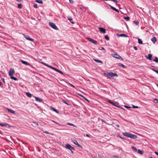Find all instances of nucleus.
<instances>
[{"label":"nucleus","instance_id":"obj_1","mask_svg":"<svg viewBox=\"0 0 158 158\" xmlns=\"http://www.w3.org/2000/svg\"><path fill=\"white\" fill-rule=\"evenodd\" d=\"M123 134L124 136L133 139H136L137 138V136L136 135L128 132H123Z\"/></svg>","mask_w":158,"mask_h":158},{"label":"nucleus","instance_id":"obj_2","mask_svg":"<svg viewBox=\"0 0 158 158\" xmlns=\"http://www.w3.org/2000/svg\"><path fill=\"white\" fill-rule=\"evenodd\" d=\"M104 74L106 76L108 77L109 78H111V77L116 76H118V75L115 73H113L112 72L108 73H104Z\"/></svg>","mask_w":158,"mask_h":158},{"label":"nucleus","instance_id":"obj_3","mask_svg":"<svg viewBox=\"0 0 158 158\" xmlns=\"http://www.w3.org/2000/svg\"><path fill=\"white\" fill-rule=\"evenodd\" d=\"M49 25L50 26L52 27V28L58 30V28L56 26V25L53 23L50 22H49Z\"/></svg>","mask_w":158,"mask_h":158},{"label":"nucleus","instance_id":"obj_4","mask_svg":"<svg viewBox=\"0 0 158 158\" xmlns=\"http://www.w3.org/2000/svg\"><path fill=\"white\" fill-rule=\"evenodd\" d=\"M15 73V71L13 69H10L9 72V75L11 76H13L14 74Z\"/></svg>","mask_w":158,"mask_h":158},{"label":"nucleus","instance_id":"obj_5","mask_svg":"<svg viewBox=\"0 0 158 158\" xmlns=\"http://www.w3.org/2000/svg\"><path fill=\"white\" fill-rule=\"evenodd\" d=\"M66 148L70 150H75L74 148L73 147H72L71 145L69 144H68L66 145Z\"/></svg>","mask_w":158,"mask_h":158},{"label":"nucleus","instance_id":"obj_6","mask_svg":"<svg viewBox=\"0 0 158 158\" xmlns=\"http://www.w3.org/2000/svg\"><path fill=\"white\" fill-rule=\"evenodd\" d=\"M87 39L88 40L90 41V42L93 43V44H97V42L95 41V40H94L93 39H92L89 38H87Z\"/></svg>","mask_w":158,"mask_h":158},{"label":"nucleus","instance_id":"obj_7","mask_svg":"<svg viewBox=\"0 0 158 158\" xmlns=\"http://www.w3.org/2000/svg\"><path fill=\"white\" fill-rule=\"evenodd\" d=\"M98 29L101 32H102L103 34H105L106 32V30L105 28L101 27H99Z\"/></svg>","mask_w":158,"mask_h":158},{"label":"nucleus","instance_id":"obj_8","mask_svg":"<svg viewBox=\"0 0 158 158\" xmlns=\"http://www.w3.org/2000/svg\"><path fill=\"white\" fill-rule=\"evenodd\" d=\"M24 35L25 38H26L27 40L32 41H34V39L30 38L29 36L27 35Z\"/></svg>","mask_w":158,"mask_h":158},{"label":"nucleus","instance_id":"obj_9","mask_svg":"<svg viewBox=\"0 0 158 158\" xmlns=\"http://www.w3.org/2000/svg\"><path fill=\"white\" fill-rule=\"evenodd\" d=\"M20 61L22 62V63L25 65H30V64L27 62V61H24L23 60H20Z\"/></svg>","mask_w":158,"mask_h":158},{"label":"nucleus","instance_id":"obj_10","mask_svg":"<svg viewBox=\"0 0 158 158\" xmlns=\"http://www.w3.org/2000/svg\"><path fill=\"white\" fill-rule=\"evenodd\" d=\"M113 56L114 57L118 59H120L121 58H122L120 56L117 54H114Z\"/></svg>","mask_w":158,"mask_h":158},{"label":"nucleus","instance_id":"obj_11","mask_svg":"<svg viewBox=\"0 0 158 158\" xmlns=\"http://www.w3.org/2000/svg\"><path fill=\"white\" fill-rule=\"evenodd\" d=\"M108 102L112 104V105H114V106H117L116 105V103H114L112 101H111V100H109V99H108Z\"/></svg>","mask_w":158,"mask_h":158},{"label":"nucleus","instance_id":"obj_12","mask_svg":"<svg viewBox=\"0 0 158 158\" xmlns=\"http://www.w3.org/2000/svg\"><path fill=\"white\" fill-rule=\"evenodd\" d=\"M0 126L2 127H6L7 126H9V124L6 123H0Z\"/></svg>","mask_w":158,"mask_h":158},{"label":"nucleus","instance_id":"obj_13","mask_svg":"<svg viewBox=\"0 0 158 158\" xmlns=\"http://www.w3.org/2000/svg\"><path fill=\"white\" fill-rule=\"evenodd\" d=\"M117 36L118 37H120V36H123L124 37H127L128 36L126 34H117Z\"/></svg>","mask_w":158,"mask_h":158},{"label":"nucleus","instance_id":"obj_14","mask_svg":"<svg viewBox=\"0 0 158 158\" xmlns=\"http://www.w3.org/2000/svg\"><path fill=\"white\" fill-rule=\"evenodd\" d=\"M151 40L153 43H155L156 42L157 40L155 37H153L151 39Z\"/></svg>","mask_w":158,"mask_h":158},{"label":"nucleus","instance_id":"obj_15","mask_svg":"<svg viewBox=\"0 0 158 158\" xmlns=\"http://www.w3.org/2000/svg\"><path fill=\"white\" fill-rule=\"evenodd\" d=\"M73 142L78 147H81V146L77 143V142L75 140H74L73 141Z\"/></svg>","mask_w":158,"mask_h":158},{"label":"nucleus","instance_id":"obj_16","mask_svg":"<svg viewBox=\"0 0 158 158\" xmlns=\"http://www.w3.org/2000/svg\"><path fill=\"white\" fill-rule=\"evenodd\" d=\"M34 97L35 98V100L36 101H39V102H41L42 101V100L40 98L38 97Z\"/></svg>","mask_w":158,"mask_h":158},{"label":"nucleus","instance_id":"obj_17","mask_svg":"<svg viewBox=\"0 0 158 158\" xmlns=\"http://www.w3.org/2000/svg\"><path fill=\"white\" fill-rule=\"evenodd\" d=\"M6 109L8 112H9L12 114H15V111H14V110H11V109H10L9 108H7Z\"/></svg>","mask_w":158,"mask_h":158},{"label":"nucleus","instance_id":"obj_18","mask_svg":"<svg viewBox=\"0 0 158 158\" xmlns=\"http://www.w3.org/2000/svg\"><path fill=\"white\" fill-rule=\"evenodd\" d=\"M152 55L151 54H149L148 55V56L146 57L147 59H149L150 60H152Z\"/></svg>","mask_w":158,"mask_h":158},{"label":"nucleus","instance_id":"obj_19","mask_svg":"<svg viewBox=\"0 0 158 158\" xmlns=\"http://www.w3.org/2000/svg\"><path fill=\"white\" fill-rule=\"evenodd\" d=\"M49 68L55 70V71H57V72H58V69H57L56 68H55L51 66H50L49 67Z\"/></svg>","mask_w":158,"mask_h":158},{"label":"nucleus","instance_id":"obj_20","mask_svg":"<svg viewBox=\"0 0 158 158\" xmlns=\"http://www.w3.org/2000/svg\"><path fill=\"white\" fill-rule=\"evenodd\" d=\"M49 68L55 70V71H57V72H58V69H57L56 68H55L51 66H50L49 67Z\"/></svg>","mask_w":158,"mask_h":158},{"label":"nucleus","instance_id":"obj_21","mask_svg":"<svg viewBox=\"0 0 158 158\" xmlns=\"http://www.w3.org/2000/svg\"><path fill=\"white\" fill-rule=\"evenodd\" d=\"M51 109L52 110L56 112L57 113H58V112L56 110V109H55V108H54L53 107H51Z\"/></svg>","mask_w":158,"mask_h":158},{"label":"nucleus","instance_id":"obj_22","mask_svg":"<svg viewBox=\"0 0 158 158\" xmlns=\"http://www.w3.org/2000/svg\"><path fill=\"white\" fill-rule=\"evenodd\" d=\"M110 7H111V8L113 10H115V11H116L117 12H118V9H117L116 8H114V7H113L112 6H111Z\"/></svg>","mask_w":158,"mask_h":158},{"label":"nucleus","instance_id":"obj_23","mask_svg":"<svg viewBox=\"0 0 158 158\" xmlns=\"http://www.w3.org/2000/svg\"><path fill=\"white\" fill-rule=\"evenodd\" d=\"M94 60L95 61L98 62V63H101L102 64V61L100 60H98V59H94Z\"/></svg>","mask_w":158,"mask_h":158},{"label":"nucleus","instance_id":"obj_24","mask_svg":"<svg viewBox=\"0 0 158 158\" xmlns=\"http://www.w3.org/2000/svg\"><path fill=\"white\" fill-rule=\"evenodd\" d=\"M26 95L29 98H31L32 96L31 94L30 93H27Z\"/></svg>","mask_w":158,"mask_h":158},{"label":"nucleus","instance_id":"obj_25","mask_svg":"<svg viewBox=\"0 0 158 158\" xmlns=\"http://www.w3.org/2000/svg\"><path fill=\"white\" fill-rule=\"evenodd\" d=\"M138 42L140 44H143L142 41L139 38L138 39Z\"/></svg>","mask_w":158,"mask_h":158},{"label":"nucleus","instance_id":"obj_26","mask_svg":"<svg viewBox=\"0 0 158 158\" xmlns=\"http://www.w3.org/2000/svg\"><path fill=\"white\" fill-rule=\"evenodd\" d=\"M35 2H36L42 4L43 3V1L42 0H36Z\"/></svg>","mask_w":158,"mask_h":158},{"label":"nucleus","instance_id":"obj_27","mask_svg":"<svg viewBox=\"0 0 158 158\" xmlns=\"http://www.w3.org/2000/svg\"><path fill=\"white\" fill-rule=\"evenodd\" d=\"M118 65L120 66H121L122 67H123V68H125V66L123 64L121 63H119L118 64Z\"/></svg>","mask_w":158,"mask_h":158},{"label":"nucleus","instance_id":"obj_28","mask_svg":"<svg viewBox=\"0 0 158 158\" xmlns=\"http://www.w3.org/2000/svg\"><path fill=\"white\" fill-rule=\"evenodd\" d=\"M153 61L156 62H158V58L157 57H156L153 60Z\"/></svg>","mask_w":158,"mask_h":158},{"label":"nucleus","instance_id":"obj_29","mask_svg":"<svg viewBox=\"0 0 158 158\" xmlns=\"http://www.w3.org/2000/svg\"><path fill=\"white\" fill-rule=\"evenodd\" d=\"M138 153L139 154L142 155L143 154V152L142 151L139 149L138 150Z\"/></svg>","mask_w":158,"mask_h":158},{"label":"nucleus","instance_id":"obj_30","mask_svg":"<svg viewBox=\"0 0 158 158\" xmlns=\"http://www.w3.org/2000/svg\"><path fill=\"white\" fill-rule=\"evenodd\" d=\"M131 148L134 152H136L137 151V149L135 147H132Z\"/></svg>","mask_w":158,"mask_h":158},{"label":"nucleus","instance_id":"obj_31","mask_svg":"<svg viewBox=\"0 0 158 158\" xmlns=\"http://www.w3.org/2000/svg\"><path fill=\"white\" fill-rule=\"evenodd\" d=\"M10 78L13 79L15 81H17V79L16 78L14 77L13 76H11Z\"/></svg>","mask_w":158,"mask_h":158},{"label":"nucleus","instance_id":"obj_32","mask_svg":"<svg viewBox=\"0 0 158 158\" xmlns=\"http://www.w3.org/2000/svg\"><path fill=\"white\" fill-rule=\"evenodd\" d=\"M41 63H42V64H43L44 65H45L46 66L48 67H49H49L50 66V65H49L48 64H46V63H44V62H41Z\"/></svg>","mask_w":158,"mask_h":158},{"label":"nucleus","instance_id":"obj_33","mask_svg":"<svg viewBox=\"0 0 158 158\" xmlns=\"http://www.w3.org/2000/svg\"><path fill=\"white\" fill-rule=\"evenodd\" d=\"M153 101L155 103H158V99L155 98L154 99Z\"/></svg>","mask_w":158,"mask_h":158},{"label":"nucleus","instance_id":"obj_34","mask_svg":"<svg viewBox=\"0 0 158 158\" xmlns=\"http://www.w3.org/2000/svg\"><path fill=\"white\" fill-rule=\"evenodd\" d=\"M18 7L19 9H21L22 8V4L19 3L18 4Z\"/></svg>","mask_w":158,"mask_h":158},{"label":"nucleus","instance_id":"obj_35","mask_svg":"<svg viewBox=\"0 0 158 158\" xmlns=\"http://www.w3.org/2000/svg\"><path fill=\"white\" fill-rule=\"evenodd\" d=\"M124 18L125 19L127 20H128L130 19V18L129 17H125Z\"/></svg>","mask_w":158,"mask_h":158},{"label":"nucleus","instance_id":"obj_36","mask_svg":"<svg viewBox=\"0 0 158 158\" xmlns=\"http://www.w3.org/2000/svg\"><path fill=\"white\" fill-rule=\"evenodd\" d=\"M133 22L136 25H138L139 23V22L138 21H133Z\"/></svg>","mask_w":158,"mask_h":158},{"label":"nucleus","instance_id":"obj_37","mask_svg":"<svg viewBox=\"0 0 158 158\" xmlns=\"http://www.w3.org/2000/svg\"><path fill=\"white\" fill-rule=\"evenodd\" d=\"M105 39H106V40H109V37H108V36L107 35H105Z\"/></svg>","mask_w":158,"mask_h":158},{"label":"nucleus","instance_id":"obj_38","mask_svg":"<svg viewBox=\"0 0 158 158\" xmlns=\"http://www.w3.org/2000/svg\"><path fill=\"white\" fill-rule=\"evenodd\" d=\"M152 70L158 74V70H156L154 69H152Z\"/></svg>","mask_w":158,"mask_h":158},{"label":"nucleus","instance_id":"obj_39","mask_svg":"<svg viewBox=\"0 0 158 158\" xmlns=\"http://www.w3.org/2000/svg\"><path fill=\"white\" fill-rule=\"evenodd\" d=\"M138 106H135L134 105H132V108H138Z\"/></svg>","mask_w":158,"mask_h":158},{"label":"nucleus","instance_id":"obj_40","mask_svg":"<svg viewBox=\"0 0 158 158\" xmlns=\"http://www.w3.org/2000/svg\"><path fill=\"white\" fill-rule=\"evenodd\" d=\"M34 7L35 8H37V5L36 3H35L34 5Z\"/></svg>","mask_w":158,"mask_h":158},{"label":"nucleus","instance_id":"obj_41","mask_svg":"<svg viewBox=\"0 0 158 158\" xmlns=\"http://www.w3.org/2000/svg\"><path fill=\"white\" fill-rule=\"evenodd\" d=\"M67 124L68 125H71V126H74V127H75V126L74 124H73L71 123H68Z\"/></svg>","mask_w":158,"mask_h":158},{"label":"nucleus","instance_id":"obj_42","mask_svg":"<svg viewBox=\"0 0 158 158\" xmlns=\"http://www.w3.org/2000/svg\"><path fill=\"white\" fill-rule=\"evenodd\" d=\"M52 122H53V123H55L56 124H58V125H60V124L59 123H57V122H56L55 121H53V120H51Z\"/></svg>","mask_w":158,"mask_h":158},{"label":"nucleus","instance_id":"obj_43","mask_svg":"<svg viewBox=\"0 0 158 158\" xmlns=\"http://www.w3.org/2000/svg\"><path fill=\"white\" fill-rule=\"evenodd\" d=\"M44 133H46V134H51L52 135H53L52 134H51V133H49V132H48L47 131H44Z\"/></svg>","mask_w":158,"mask_h":158},{"label":"nucleus","instance_id":"obj_44","mask_svg":"<svg viewBox=\"0 0 158 158\" xmlns=\"http://www.w3.org/2000/svg\"><path fill=\"white\" fill-rule=\"evenodd\" d=\"M33 123L35 125H36L37 126L38 125V124L36 122H33Z\"/></svg>","mask_w":158,"mask_h":158},{"label":"nucleus","instance_id":"obj_45","mask_svg":"<svg viewBox=\"0 0 158 158\" xmlns=\"http://www.w3.org/2000/svg\"><path fill=\"white\" fill-rule=\"evenodd\" d=\"M124 107H125V108H131V107H129V106H124Z\"/></svg>","mask_w":158,"mask_h":158},{"label":"nucleus","instance_id":"obj_46","mask_svg":"<svg viewBox=\"0 0 158 158\" xmlns=\"http://www.w3.org/2000/svg\"><path fill=\"white\" fill-rule=\"evenodd\" d=\"M68 19L70 21H71L72 20V18L71 17H68Z\"/></svg>","mask_w":158,"mask_h":158},{"label":"nucleus","instance_id":"obj_47","mask_svg":"<svg viewBox=\"0 0 158 158\" xmlns=\"http://www.w3.org/2000/svg\"><path fill=\"white\" fill-rule=\"evenodd\" d=\"M57 72H59L62 74H63V73L61 71H60L59 70H58Z\"/></svg>","mask_w":158,"mask_h":158},{"label":"nucleus","instance_id":"obj_48","mask_svg":"<svg viewBox=\"0 0 158 158\" xmlns=\"http://www.w3.org/2000/svg\"><path fill=\"white\" fill-rule=\"evenodd\" d=\"M69 85H70L71 86H72V87H73V88H75V86H74L72 84H69Z\"/></svg>","mask_w":158,"mask_h":158},{"label":"nucleus","instance_id":"obj_49","mask_svg":"<svg viewBox=\"0 0 158 158\" xmlns=\"http://www.w3.org/2000/svg\"><path fill=\"white\" fill-rule=\"evenodd\" d=\"M134 49H135V50H137V48L136 47H135V46H134Z\"/></svg>","mask_w":158,"mask_h":158},{"label":"nucleus","instance_id":"obj_50","mask_svg":"<svg viewBox=\"0 0 158 158\" xmlns=\"http://www.w3.org/2000/svg\"><path fill=\"white\" fill-rule=\"evenodd\" d=\"M70 2L71 3H73V0H69Z\"/></svg>","mask_w":158,"mask_h":158},{"label":"nucleus","instance_id":"obj_51","mask_svg":"<svg viewBox=\"0 0 158 158\" xmlns=\"http://www.w3.org/2000/svg\"><path fill=\"white\" fill-rule=\"evenodd\" d=\"M100 50H105V48L103 47H101V49H100Z\"/></svg>","mask_w":158,"mask_h":158},{"label":"nucleus","instance_id":"obj_52","mask_svg":"<svg viewBox=\"0 0 158 158\" xmlns=\"http://www.w3.org/2000/svg\"><path fill=\"white\" fill-rule=\"evenodd\" d=\"M113 158H118V157L117 156H114L113 157Z\"/></svg>","mask_w":158,"mask_h":158},{"label":"nucleus","instance_id":"obj_53","mask_svg":"<svg viewBox=\"0 0 158 158\" xmlns=\"http://www.w3.org/2000/svg\"><path fill=\"white\" fill-rule=\"evenodd\" d=\"M155 153L157 155H158V152H155Z\"/></svg>","mask_w":158,"mask_h":158},{"label":"nucleus","instance_id":"obj_54","mask_svg":"<svg viewBox=\"0 0 158 158\" xmlns=\"http://www.w3.org/2000/svg\"><path fill=\"white\" fill-rule=\"evenodd\" d=\"M18 2H21V1H22V0H16Z\"/></svg>","mask_w":158,"mask_h":158},{"label":"nucleus","instance_id":"obj_55","mask_svg":"<svg viewBox=\"0 0 158 158\" xmlns=\"http://www.w3.org/2000/svg\"><path fill=\"white\" fill-rule=\"evenodd\" d=\"M71 23H72V24H74V22L73 21H70V22Z\"/></svg>","mask_w":158,"mask_h":158},{"label":"nucleus","instance_id":"obj_56","mask_svg":"<svg viewBox=\"0 0 158 158\" xmlns=\"http://www.w3.org/2000/svg\"><path fill=\"white\" fill-rule=\"evenodd\" d=\"M2 80H3V82L5 83V81L4 79V78H3L2 79Z\"/></svg>","mask_w":158,"mask_h":158},{"label":"nucleus","instance_id":"obj_57","mask_svg":"<svg viewBox=\"0 0 158 158\" xmlns=\"http://www.w3.org/2000/svg\"><path fill=\"white\" fill-rule=\"evenodd\" d=\"M2 85V82L0 81V86H1Z\"/></svg>","mask_w":158,"mask_h":158},{"label":"nucleus","instance_id":"obj_58","mask_svg":"<svg viewBox=\"0 0 158 158\" xmlns=\"http://www.w3.org/2000/svg\"><path fill=\"white\" fill-rule=\"evenodd\" d=\"M86 136H87V137H89V135L88 134H86Z\"/></svg>","mask_w":158,"mask_h":158},{"label":"nucleus","instance_id":"obj_59","mask_svg":"<svg viewBox=\"0 0 158 158\" xmlns=\"http://www.w3.org/2000/svg\"><path fill=\"white\" fill-rule=\"evenodd\" d=\"M116 126L117 127H119V126L118 125H116Z\"/></svg>","mask_w":158,"mask_h":158},{"label":"nucleus","instance_id":"obj_60","mask_svg":"<svg viewBox=\"0 0 158 158\" xmlns=\"http://www.w3.org/2000/svg\"><path fill=\"white\" fill-rule=\"evenodd\" d=\"M71 152H72V153H73V151H72V150H71Z\"/></svg>","mask_w":158,"mask_h":158},{"label":"nucleus","instance_id":"obj_61","mask_svg":"<svg viewBox=\"0 0 158 158\" xmlns=\"http://www.w3.org/2000/svg\"><path fill=\"white\" fill-rule=\"evenodd\" d=\"M156 86H157V87H158V84H156Z\"/></svg>","mask_w":158,"mask_h":158},{"label":"nucleus","instance_id":"obj_62","mask_svg":"<svg viewBox=\"0 0 158 158\" xmlns=\"http://www.w3.org/2000/svg\"><path fill=\"white\" fill-rule=\"evenodd\" d=\"M64 102L66 104H67V103L66 102Z\"/></svg>","mask_w":158,"mask_h":158},{"label":"nucleus","instance_id":"obj_63","mask_svg":"<svg viewBox=\"0 0 158 158\" xmlns=\"http://www.w3.org/2000/svg\"><path fill=\"white\" fill-rule=\"evenodd\" d=\"M86 100L87 101H88L89 102V101L88 100H87V99H86Z\"/></svg>","mask_w":158,"mask_h":158}]
</instances>
